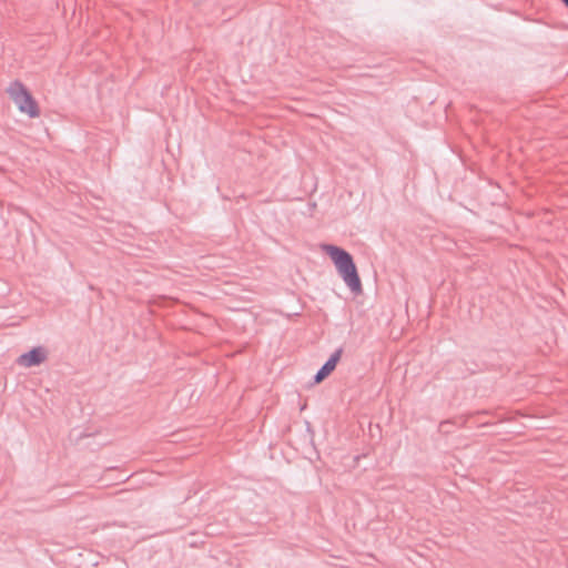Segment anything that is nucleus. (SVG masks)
I'll return each instance as SVG.
<instances>
[{
	"instance_id": "nucleus-3",
	"label": "nucleus",
	"mask_w": 568,
	"mask_h": 568,
	"mask_svg": "<svg viewBox=\"0 0 568 568\" xmlns=\"http://www.w3.org/2000/svg\"><path fill=\"white\" fill-rule=\"evenodd\" d=\"M47 359V352L43 347H33L18 358V364L24 367L38 366Z\"/></svg>"
},
{
	"instance_id": "nucleus-5",
	"label": "nucleus",
	"mask_w": 568,
	"mask_h": 568,
	"mask_svg": "<svg viewBox=\"0 0 568 568\" xmlns=\"http://www.w3.org/2000/svg\"><path fill=\"white\" fill-rule=\"evenodd\" d=\"M453 424L452 420H443L439 423V432L443 433V434H448L450 430H449V426Z\"/></svg>"
},
{
	"instance_id": "nucleus-6",
	"label": "nucleus",
	"mask_w": 568,
	"mask_h": 568,
	"mask_svg": "<svg viewBox=\"0 0 568 568\" xmlns=\"http://www.w3.org/2000/svg\"><path fill=\"white\" fill-rule=\"evenodd\" d=\"M562 3H565V6L568 8V0H561Z\"/></svg>"
},
{
	"instance_id": "nucleus-1",
	"label": "nucleus",
	"mask_w": 568,
	"mask_h": 568,
	"mask_svg": "<svg viewBox=\"0 0 568 568\" xmlns=\"http://www.w3.org/2000/svg\"><path fill=\"white\" fill-rule=\"evenodd\" d=\"M323 251L328 254L339 276L352 293L361 294L363 292L362 282L353 256L346 250L332 244L323 245Z\"/></svg>"
},
{
	"instance_id": "nucleus-2",
	"label": "nucleus",
	"mask_w": 568,
	"mask_h": 568,
	"mask_svg": "<svg viewBox=\"0 0 568 568\" xmlns=\"http://www.w3.org/2000/svg\"><path fill=\"white\" fill-rule=\"evenodd\" d=\"M7 92L21 113L28 114L30 118L40 115L37 101L21 81L14 80L11 82Z\"/></svg>"
},
{
	"instance_id": "nucleus-4",
	"label": "nucleus",
	"mask_w": 568,
	"mask_h": 568,
	"mask_svg": "<svg viewBox=\"0 0 568 568\" xmlns=\"http://www.w3.org/2000/svg\"><path fill=\"white\" fill-rule=\"evenodd\" d=\"M342 353H343V348L339 347L334 353L331 354L329 358L324 363V365L315 374V376H314L315 383H321L335 369L338 361L341 359Z\"/></svg>"
}]
</instances>
